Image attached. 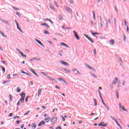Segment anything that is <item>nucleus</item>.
Returning <instances> with one entry per match:
<instances>
[{
  "label": "nucleus",
  "instance_id": "7",
  "mask_svg": "<svg viewBox=\"0 0 129 129\" xmlns=\"http://www.w3.org/2000/svg\"><path fill=\"white\" fill-rule=\"evenodd\" d=\"M117 82V78H115V79L111 83V84L112 85H113V84H116Z\"/></svg>",
  "mask_w": 129,
  "mask_h": 129
},
{
  "label": "nucleus",
  "instance_id": "13",
  "mask_svg": "<svg viewBox=\"0 0 129 129\" xmlns=\"http://www.w3.org/2000/svg\"><path fill=\"white\" fill-rule=\"evenodd\" d=\"M60 45L61 46H64V47H66L67 48H68V45H67V44H65L64 42L60 43Z\"/></svg>",
  "mask_w": 129,
  "mask_h": 129
},
{
  "label": "nucleus",
  "instance_id": "30",
  "mask_svg": "<svg viewBox=\"0 0 129 129\" xmlns=\"http://www.w3.org/2000/svg\"><path fill=\"white\" fill-rule=\"evenodd\" d=\"M120 108H121V109L124 110V111H127L126 109H125V108L122 106L120 107Z\"/></svg>",
  "mask_w": 129,
  "mask_h": 129
},
{
  "label": "nucleus",
  "instance_id": "11",
  "mask_svg": "<svg viewBox=\"0 0 129 129\" xmlns=\"http://www.w3.org/2000/svg\"><path fill=\"white\" fill-rule=\"evenodd\" d=\"M35 41H36V42H37L38 44H39V45H40L41 46H43V43H42V42H40V40L37 39H35Z\"/></svg>",
  "mask_w": 129,
  "mask_h": 129
},
{
  "label": "nucleus",
  "instance_id": "41",
  "mask_svg": "<svg viewBox=\"0 0 129 129\" xmlns=\"http://www.w3.org/2000/svg\"><path fill=\"white\" fill-rule=\"evenodd\" d=\"M31 111L29 110L27 111V113H24V115H27V114H29V113H30Z\"/></svg>",
  "mask_w": 129,
  "mask_h": 129
},
{
  "label": "nucleus",
  "instance_id": "38",
  "mask_svg": "<svg viewBox=\"0 0 129 129\" xmlns=\"http://www.w3.org/2000/svg\"><path fill=\"white\" fill-rule=\"evenodd\" d=\"M0 34H1L2 36H3V37H5V34L1 31H0Z\"/></svg>",
  "mask_w": 129,
  "mask_h": 129
},
{
  "label": "nucleus",
  "instance_id": "19",
  "mask_svg": "<svg viewBox=\"0 0 129 129\" xmlns=\"http://www.w3.org/2000/svg\"><path fill=\"white\" fill-rule=\"evenodd\" d=\"M41 92H42V90L39 89V90H38V95H37V96H38V97L40 96V94H41Z\"/></svg>",
  "mask_w": 129,
  "mask_h": 129
},
{
  "label": "nucleus",
  "instance_id": "56",
  "mask_svg": "<svg viewBox=\"0 0 129 129\" xmlns=\"http://www.w3.org/2000/svg\"><path fill=\"white\" fill-rule=\"evenodd\" d=\"M21 122V121H20V120H17V121H16V123H17V124H19V123H20Z\"/></svg>",
  "mask_w": 129,
  "mask_h": 129
},
{
  "label": "nucleus",
  "instance_id": "33",
  "mask_svg": "<svg viewBox=\"0 0 129 129\" xmlns=\"http://www.w3.org/2000/svg\"><path fill=\"white\" fill-rule=\"evenodd\" d=\"M10 96V101H12V100H13V96H12V95H9Z\"/></svg>",
  "mask_w": 129,
  "mask_h": 129
},
{
  "label": "nucleus",
  "instance_id": "25",
  "mask_svg": "<svg viewBox=\"0 0 129 129\" xmlns=\"http://www.w3.org/2000/svg\"><path fill=\"white\" fill-rule=\"evenodd\" d=\"M64 71L67 72V73H70V70H67L66 69H63Z\"/></svg>",
  "mask_w": 129,
  "mask_h": 129
},
{
  "label": "nucleus",
  "instance_id": "64",
  "mask_svg": "<svg viewBox=\"0 0 129 129\" xmlns=\"http://www.w3.org/2000/svg\"><path fill=\"white\" fill-rule=\"evenodd\" d=\"M30 84H31V85H34V83H33L32 81H31V82H30Z\"/></svg>",
  "mask_w": 129,
  "mask_h": 129
},
{
  "label": "nucleus",
  "instance_id": "59",
  "mask_svg": "<svg viewBox=\"0 0 129 129\" xmlns=\"http://www.w3.org/2000/svg\"><path fill=\"white\" fill-rule=\"evenodd\" d=\"M105 107H106V108H107V110H109V107H108L106 105V106H105Z\"/></svg>",
  "mask_w": 129,
  "mask_h": 129
},
{
  "label": "nucleus",
  "instance_id": "27",
  "mask_svg": "<svg viewBox=\"0 0 129 129\" xmlns=\"http://www.w3.org/2000/svg\"><path fill=\"white\" fill-rule=\"evenodd\" d=\"M44 34H46V35H49V34H50L48 31H47L46 30H45L44 31Z\"/></svg>",
  "mask_w": 129,
  "mask_h": 129
},
{
  "label": "nucleus",
  "instance_id": "62",
  "mask_svg": "<svg viewBox=\"0 0 129 129\" xmlns=\"http://www.w3.org/2000/svg\"><path fill=\"white\" fill-rule=\"evenodd\" d=\"M124 24H125V26H127L126 21H125V20H124Z\"/></svg>",
  "mask_w": 129,
  "mask_h": 129
},
{
  "label": "nucleus",
  "instance_id": "39",
  "mask_svg": "<svg viewBox=\"0 0 129 129\" xmlns=\"http://www.w3.org/2000/svg\"><path fill=\"white\" fill-rule=\"evenodd\" d=\"M7 79H11V75L10 74H8L7 75Z\"/></svg>",
  "mask_w": 129,
  "mask_h": 129
},
{
  "label": "nucleus",
  "instance_id": "2",
  "mask_svg": "<svg viewBox=\"0 0 129 129\" xmlns=\"http://www.w3.org/2000/svg\"><path fill=\"white\" fill-rule=\"evenodd\" d=\"M98 126H103V127L107 126V124L104 123V121H102L98 124Z\"/></svg>",
  "mask_w": 129,
  "mask_h": 129
},
{
  "label": "nucleus",
  "instance_id": "20",
  "mask_svg": "<svg viewBox=\"0 0 129 129\" xmlns=\"http://www.w3.org/2000/svg\"><path fill=\"white\" fill-rule=\"evenodd\" d=\"M32 128H36L37 127V125H36V123H33L32 124Z\"/></svg>",
  "mask_w": 129,
  "mask_h": 129
},
{
  "label": "nucleus",
  "instance_id": "32",
  "mask_svg": "<svg viewBox=\"0 0 129 129\" xmlns=\"http://www.w3.org/2000/svg\"><path fill=\"white\" fill-rule=\"evenodd\" d=\"M1 62L2 63H4V64H5V65H8V62H6V61H5V60H2V61H1Z\"/></svg>",
  "mask_w": 129,
  "mask_h": 129
},
{
  "label": "nucleus",
  "instance_id": "12",
  "mask_svg": "<svg viewBox=\"0 0 129 129\" xmlns=\"http://www.w3.org/2000/svg\"><path fill=\"white\" fill-rule=\"evenodd\" d=\"M91 34L93 36H94V37H95V38H97V36L95 35H99V33H98L91 32Z\"/></svg>",
  "mask_w": 129,
  "mask_h": 129
},
{
  "label": "nucleus",
  "instance_id": "24",
  "mask_svg": "<svg viewBox=\"0 0 129 129\" xmlns=\"http://www.w3.org/2000/svg\"><path fill=\"white\" fill-rule=\"evenodd\" d=\"M21 96L22 97H23V98H25V97L26 96V94L25 93H22L21 94Z\"/></svg>",
  "mask_w": 129,
  "mask_h": 129
},
{
  "label": "nucleus",
  "instance_id": "52",
  "mask_svg": "<svg viewBox=\"0 0 129 129\" xmlns=\"http://www.w3.org/2000/svg\"><path fill=\"white\" fill-rule=\"evenodd\" d=\"M56 129H62V128H61V126H57L56 127Z\"/></svg>",
  "mask_w": 129,
  "mask_h": 129
},
{
  "label": "nucleus",
  "instance_id": "35",
  "mask_svg": "<svg viewBox=\"0 0 129 129\" xmlns=\"http://www.w3.org/2000/svg\"><path fill=\"white\" fill-rule=\"evenodd\" d=\"M116 96L117 97V99H118V91L116 92Z\"/></svg>",
  "mask_w": 129,
  "mask_h": 129
},
{
  "label": "nucleus",
  "instance_id": "16",
  "mask_svg": "<svg viewBox=\"0 0 129 129\" xmlns=\"http://www.w3.org/2000/svg\"><path fill=\"white\" fill-rule=\"evenodd\" d=\"M109 43L111 45H113V44H114V40L113 39H111L109 41Z\"/></svg>",
  "mask_w": 129,
  "mask_h": 129
},
{
  "label": "nucleus",
  "instance_id": "36",
  "mask_svg": "<svg viewBox=\"0 0 129 129\" xmlns=\"http://www.w3.org/2000/svg\"><path fill=\"white\" fill-rule=\"evenodd\" d=\"M10 82V81H5L3 82V84H6L7 83H9Z\"/></svg>",
  "mask_w": 129,
  "mask_h": 129
},
{
  "label": "nucleus",
  "instance_id": "28",
  "mask_svg": "<svg viewBox=\"0 0 129 129\" xmlns=\"http://www.w3.org/2000/svg\"><path fill=\"white\" fill-rule=\"evenodd\" d=\"M92 13H93V17L94 20H96V18H95V13H94V11H93Z\"/></svg>",
  "mask_w": 129,
  "mask_h": 129
},
{
  "label": "nucleus",
  "instance_id": "1",
  "mask_svg": "<svg viewBox=\"0 0 129 129\" xmlns=\"http://www.w3.org/2000/svg\"><path fill=\"white\" fill-rule=\"evenodd\" d=\"M111 119H112L113 120H114V121H115V122H116L117 125H118V126H119V127H120V128L122 129V127H121V126H120V124H119V123H118V122L115 119H114V118H113V117L112 116H110Z\"/></svg>",
  "mask_w": 129,
  "mask_h": 129
},
{
  "label": "nucleus",
  "instance_id": "53",
  "mask_svg": "<svg viewBox=\"0 0 129 129\" xmlns=\"http://www.w3.org/2000/svg\"><path fill=\"white\" fill-rule=\"evenodd\" d=\"M8 116L12 117L13 116V113H11Z\"/></svg>",
  "mask_w": 129,
  "mask_h": 129
},
{
  "label": "nucleus",
  "instance_id": "15",
  "mask_svg": "<svg viewBox=\"0 0 129 129\" xmlns=\"http://www.w3.org/2000/svg\"><path fill=\"white\" fill-rule=\"evenodd\" d=\"M85 66H86V67H87V68H89V69H90L91 70L93 69V68H92V67H91L90 66H89L87 63L85 64Z\"/></svg>",
  "mask_w": 129,
  "mask_h": 129
},
{
  "label": "nucleus",
  "instance_id": "48",
  "mask_svg": "<svg viewBox=\"0 0 129 129\" xmlns=\"http://www.w3.org/2000/svg\"><path fill=\"white\" fill-rule=\"evenodd\" d=\"M3 23H5V24H9V21H3Z\"/></svg>",
  "mask_w": 129,
  "mask_h": 129
},
{
  "label": "nucleus",
  "instance_id": "5",
  "mask_svg": "<svg viewBox=\"0 0 129 129\" xmlns=\"http://www.w3.org/2000/svg\"><path fill=\"white\" fill-rule=\"evenodd\" d=\"M60 63L61 64H62V65H64L65 66H69V63L66 62L64 60H61L60 61Z\"/></svg>",
  "mask_w": 129,
  "mask_h": 129
},
{
  "label": "nucleus",
  "instance_id": "22",
  "mask_svg": "<svg viewBox=\"0 0 129 129\" xmlns=\"http://www.w3.org/2000/svg\"><path fill=\"white\" fill-rule=\"evenodd\" d=\"M20 54L21 56H22V57H25V58H27V55L24 54V53L23 52H21Z\"/></svg>",
  "mask_w": 129,
  "mask_h": 129
},
{
  "label": "nucleus",
  "instance_id": "54",
  "mask_svg": "<svg viewBox=\"0 0 129 129\" xmlns=\"http://www.w3.org/2000/svg\"><path fill=\"white\" fill-rule=\"evenodd\" d=\"M90 41L91 43H94V41H93V40H92L91 38L90 39Z\"/></svg>",
  "mask_w": 129,
  "mask_h": 129
},
{
  "label": "nucleus",
  "instance_id": "50",
  "mask_svg": "<svg viewBox=\"0 0 129 129\" xmlns=\"http://www.w3.org/2000/svg\"><path fill=\"white\" fill-rule=\"evenodd\" d=\"M17 51L19 53V54H21V53L22 52V51H21V50H20V49H17Z\"/></svg>",
  "mask_w": 129,
  "mask_h": 129
},
{
  "label": "nucleus",
  "instance_id": "6",
  "mask_svg": "<svg viewBox=\"0 0 129 129\" xmlns=\"http://www.w3.org/2000/svg\"><path fill=\"white\" fill-rule=\"evenodd\" d=\"M57 117H52V118L51 119L50 121H51V122H55V121H57Z\"/></svg>",
  "mask_w": 129,
  "mask_h": 129
},
{
  "label": "nucleus",
  "instance_id": "57",
  "mask_svg": "<svg viewBox=\"0 0 129 129\" xmlns=\"http://www.w3.org/2000/svg\"><path fill=\"white\" fill-rule=\"evenodd\" d=\"M41 74H43V75L46 76V73H45V72H41Z\"/></svg>",
  "mask_w": 129,
  "mask_h": 129
},
{
  "label": "nucleus",
  "instance_id": "9",
  "mask_svg": "<svg viewBox=\"0 0 129 129\" xmlns=\"http://www.w3.org/2000/svg\"><path fill=\"white\" fill-rule=\"evenodd\" d=\"M16 25H17V28L18 30H19V31H21V33H23V31H22L21 27L20 26H19V24L18 23H17Z\"/></svg>",
  "mask_w": 129,
  "mask_h": 129
},
{
  "label": "nucleus",
  "instance_id": "55",
  "mask_svg": "<svg viewBox=\"0 0 129 129\" xmlns=\"http://www.w3.org/2000/svg\"><path fill=\"white\" fill-rule=\"evenodd\" d=\"M24 126H25V125H24V124H22V125H21V128H24Z\"/></svg>",
  "mask_w": 129,
  "mask_h": 129
},
{
  "label": "nucleus",
  "instance_id": "23",
  "mask_svg": "<svg viewBox=\"0 0 129 129\" xmlns=\"http://www.w3.org/2000/svg\"><path fill=\"white\" fill-rule=\"evenodd\" d=\"M100 98L101 99L103 105H104V106H106V104H105L104 103V102H103V99H102V97H101V96H100Z\"/></svg>",
  "mask_w": 129,
  "mask_h": 129
},
{
  "label": "nucleus",
  "instance_id": "42",
  "mask_svg": "<svg viewBox=\"0 0 129 129\" xmlns=\"http://www.w3.org/2000/svg\"><path fill=\"white\" fill-rule=\"evenodd\" d=\"M92 76H93V77H95V78H97V76H96V75L94 74H92Z\"/></svg>",
  "mask_w": 129,
  "mask_h": 129
},
{
  "label": "nucleus",
  "instance_id": "45",
  "mask_svg": "<svg viewBox=\"0 0 129 129\" xmlns=\"http://www.w3.org/2000/svg\"><path fill=\"white\" fill-rule=\"evenodd\" d=\"M86 37L88 38V39H89V41L91 39V38H90V37H89L88 35H86Z\"/></svg>",
  "mask_w": 129,
  "mask_h": 129
},
{
  "label": "nucleus",
  "instance_id": "26",
  "mask_svg": "<svg viewBox=\"0 0 129 129\" xmlns=\"http://www.w3.org/2000/svg\"><path fill=\"white\" fill-rule=\"evenodd\" d=\"M63 19V16L60 15L58 16V19L61 20Z\"/></svg>",
  "mask_w": 129,
  "mask_h": 129
},
{
  "label": "nucleus",
  "instance_id": "10",
  "mask_svg": "<svg viewBox=\"0 0 129 129\" xmlns=\"http://www.w3.org/2000/svg\"><path fill=\"white\" fill-rule=\"evenodd\" d=\"M50 118H51L50 117H47L44 119V120L46 121V122L48 123L50 121Z\"/></svg>",
  "mask_w": 129,
  "mask_h": 129
},
{
  "label": "nucleus",
  "instance_id": "60",
  "mask_svg": "<svg viewBox=\"0 0 129 129\" xmlns=\"http://www.w3.org/2000/svg\"><path fill=\"white\" fill-rule=\"evenodd\" d=\"M33 60H37V58H33L32 59H30V61H33Z\"/></svg>",
  "mask_w": 129,
  "mask_h": 129
},
{
  "label": "nucleus",
  "instance_id": "29",
  "mask_svg": "<svg viewBox=\"0 0 129 129\" xmlns=\"http://www.w3.org/2000/svg\"><path fill=\"white\" fill-rule=\"evenodd\" d=\"M94 102L95 106L97 105V101H96V99H94Z\"/></svg>",
  "mask_w": 129,
  "mask_h": 129
},
{
  "label": "nucleus",
  "instance_id": "21",
  "mask_svg": "<svg viewBox=\"0 0 129 129\" xmlns=\"http://www.w3.org/2000/svg\"><path fill=\"white\" fill-rule=\"evenodd\" d=\"M41 26H45V27H47V28H49V26L48 25V24H47L45 23H43L41 24Z\"/></svg>",
  "mask_w": 129,
  "mask_h": 129
},
{
  "label": "nucleus",
  "instance_id": "63",
  "mask_svg": "<svg viewBox=\"0 0 129 129\" xmlns=\"http://www.w3.org/2000/svg\"><path fill=\"white\" fill-rule=\"evenodd\" d=\"M42 108H44V109H46V107H45L44 106H42Z\"/></svg>",
  "mask_w": 129,
  "mask_h": 129
},
{
  "label": "nucleus",
  "instance_id": "34",
  "mask_svg": "<svg viewBox=\"0 0 129 129\" xmlns=\"http://www.w3.org/2000/svg\"><path fill=\"white\" fill-rule=\"evenodd\" d=\"M1 69H2L3 73H5V72H6V69H5V68L2 67Z\"/></svg>",
  "mask_w": 129,
  "mask_h": 129
},
{
  "label": "nucleus",
  "instance_id": "44",
  "mask_svg": "<svg viewBox=\"0 0 129 129\" xmlns=\"http://www.w3.org/2000/svg\"><path fill=\"white\" fill-rule=\"evenodd\" d=\"M94 54L95 56H96V49H94Z\"/></svg>",
  "mask_w": 129,
  "mask_h": 129
},
{
  "label": "nucleus",
  "instance_id": "46",
  "mask_svg": "<svg viewBox=\"0 0 129 129\" xmlns=\"http://www.w3.org/2000/svg\"><path fill=\"white\" fill-rule=\"evenodd\" d=\"M102 27H103V24H102V22H100V28H102Z\"/></svg>",
  "mask_w": 129,
  "mask_h": 129
},
{
  "label": "nucleus",
  "instance_id": "37",
  "mask_svg": "<svg viewBox=\"0 0 129 129\" xmlns=\"http://www.w3.org/2000/svg\"><path fill=\"white\" fill-rule=\"evenodd\" d=\"M58 80H60V81H63V82H65V80H63L62 78H58Z\"/></svg>",
  "mask_w": 129,
  "mask_h": 129
},
{
  "label": "nucleus",
  "instance_id": "14",
  "mask_svg": "<svg viewBox=\"0 0 129 129\" xmlns=\"http://www.w3.org/2000/svg\"><path fill=\"white\" fill-rule=\"evenodd\" d=\"M43 124H45V122L44 121H42L40 122L38 124V126H41V125H43Z\"/></svg>",
  "mask_w": 129,
  "mask_h": 129
},
{
  "label": "nucleus",
  "instance_id": "18",
  "mask_svg": "<svg viewBox=\"0 0 129 129\" xmlns=\"http://www.w3.org/2000/svg\"><path fill=\"white\" fill-rule=\"evenodd\" d=\"M24 100H25V98L22 97V98L20 99L19 102H20L21 103H23V102H24Z\"/></svg>",
  "mask_w": 129,
  "mask_h": 129
},
{
  "label": "nucleus",
  "instance_id": "43",
  "mask_svg": "<svg viewBox=\"0 0 129 129\" xmlns=\"http://www.w3.org/2000/svg\"><path fill=\"white\" fill-rule=\"evenodd\" d=\"M12 8L14 9V10H15L16 11H19L20 9L19 8H16L14 7H12Z\"/></svg>",
  "mask_w": 129,
  "mask_h": 129
},
{
  "label": "nucleus",
  "instance_id": "3",
  "mask_svg": "<svg viewBox=\"0 0 129 129\" xmlns=\"http://www.w3.org/2000/svg\"><path fill=\"white\" fill-rule=\"evenodd\" d=\"M65 9L68 13H70V14H72V9L71 8L68 7H65Z\"/></svg>",
  "mask_w": 129,
  "mask_h": 129
},
{
  "label": "nucleus",
  "instance_id": "40",
  "mask_svg": "<svg viewBox=\"0 0 129 129\" xmlns=\"http://www.w3.org/2000/svg\"><path fill=\"white\" fill-rule=\"evenodd\" d=\"M54 4L55 5V6H56L57 8H59V6H58V5H57V2H56V1H54Z\"/></svg>",
  "mask_w": 129,
  "mask_h": 129
},
{
  "label": "nucleus",
  "instance_id": "4",
  "mask_svg": "<svg viewBox=\"0 0 129 129\" xmlns=\"http://www.w3.org/2000/svg\"><path fill=\"white\" fill-rule=\"evenodd\" d=\"M73 33L74 34L75 38H76L77 40H80V38L78 36V34H77V32H76V31H73Z\"/></svg>",
  "mask_w": 129,
  "mask_h": 129
},
{
  "label": "nucleus",
  "instance_id": "8",
  "mask_svg": "<svg viewBox=\"0 0 129 129\" xmlns=\"http://www.w3.org/2000/svg\"><path fill=\"white\" fill-rule=\"evenodd\" d=\"M30 71H31V72H32V73H33V74H34V75H36V76H37V77H39L38 74H37V73H36V72H35L34 71V70L31 69V70H30Z\"/></svg>",
  "mask_w": 129,
  "mask_h": 129
},
{
  "label": "nucleus",
  "instance_id": "31",
  "mask_svg": "<svg viewBox=\"0 0 129 129\" xmlns=\"http://www.w3.org/2000/svg\"><path fill=\"white\" fill-rule=\"evenodd\" d=\"M21 92V88L20 87H18L17 88V92Z\"/></svg>",
  "mask_w": 129,
  "mask_h": 129
},
{
  "label": "nucleus",
  "instance_id": "61",
  "mask_svg": "<svg viewBox=\"0 0 129 129\" xmlns=\"http://www.w3.org/2000/svg\"><path fill=\"white\" fill-rule=\"evenodd\" d=\"M28 98H29V97H27L26 99H25V101L26 102H28Z\"/></svg>",
  "mask_w": 129,
  "mask_h": 129
},
{
  "label": "nucleus",
  "instance_id": "47",
  "mask_svg": "<svg viewBox=\"0 0 129 129\" xmlns=\"http://www.w3.org/2000/svg\"><path fill=\"white\" fill-rule=\"evenodd\" d=\"M70 3L71 4V5H72L73 4V3H74V1H73V0H70Z\"/></svg>",
  "mask_w": 129,
  "mask_h": 129
},
{
  "label": "nucleus",
  "instance_id": "58",
  "mask_svg": "<svg viewBox=\"0 0 129 129\" xmlns=\"http://www.w3.org/2000/svg\"><path fill=\"white\" fill-rule=\"evenodd\" d=\"M21 73H23V74H27V73L25 72L24 71H22L21 72Z\"/></svg>",
  "mask_w": 129,
  "mask_h": 129
},
{
  "label": "nucleus",
  "instance_id": "49",
  "mask_svg": "<svg viewBox=\"0 0 129 129\" xmlns=\"http://www.w3.org/2000/svg\"><path fill=\"white\" fill-rule=\"evenodd\" d=\"M126 32L128 33V26L126 25Z\"/></svg>",
  "mask_w": 129,
  "mask_h": 129
},
{
  "label": "nucleus",
  "instance_id": "51",
  "mask_svg": "<svg viewBox=\"0 0 129 129\" xmlns=\"http://www.w3.org/2000/svg\"><path fill=\"white\" fill-rule=\"evenodd\" d=\"M123 40H124V41H125V39H126L125 35H123Z\"/></svg>",
  "mask_w": 129,
  "mask_h": 129
},
{
  "label": "nucleus",
  "instance_id": "17",
  "mask_svg": "<svg viewBox=\"0 0 129 129\" xmlns=\"http://www.w3.org/2000/svg\"><path fill=\"white\" fill-rule=\"evenodd\" d=\"M47 77L49 80H51V81H55V79H54L52 78H50V76H47Z\"/></svg>",
  "mask_w": 129,
  "mask_h": 129
}]
</instances>
